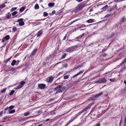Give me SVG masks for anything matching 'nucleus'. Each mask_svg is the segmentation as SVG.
<instances>
[{"instance_id": "38", "label": "nucleus", "mask_w": 126, "mask_h": 126, "mask_svg": "<svg viewBox=\"0 0 126 126\" xmlns=\"http://www.w3.org/2000/svg\"><path fill=\"white\" fill-rule=\"evenodd\" d=\"M85 26V25L84 24L80 25L79 26V28H80L82 27H84Z\"/></svg>"}, {"instance_id": "26", "label": "nucleus", "mask_w": 126, "mask_h": 126, "mask_svg": "<svg viewBox=\"0 0 126 126\" xmlns=\"http://www.w3.org/2000/svg\"><path fill=\"white\" fill-rule=\"evenodd\" d=\"M25 8L24 7H22L20 9V11L21 12H22L25 10Z\"/></svg>"}, {"instance_id": "20", "label": "nucleus", "mask_w": 126, "mask_h": 126, "mask_svg": "<svg viewBox=\"0 0 126 126\" xmlns=\"http://www.w3.org/2000/svg\"><path fill=\"white\" fill-rule=\"evenodd\" d=\"M5 7V5L4 4H2L0 5V8H3Z\"/></svg>"}, {"instance_id": "23", "label": "nucleus", "mask_w": 126, "mask_h": 126, "mask_svg": "<svg viewBox=\"0 0 126 126\" xmlns=\"http://www.w3.org/2000/svg\"><path fill=\"white\" fill-rule=\"evenodd\" d=\"M30 114V112L29 111H28L24 113V115L25 116L28 115Z\"/></svg>"}, {"instance_id": "27", "label": "nucleus", "mask_w": 126, "mask_h": 126, "mask_svg": "<svg viewBox=\"0 0 126 126\" xmlns=\"http://www.w3.org/2000/svg\"><path fill=\"white\" fill-rule=\"evenodd\" d=\"M16 9H17V8L16 7L13 8L10 11L11 12H12L13 11H14L16 10Z\"/></svg>"}, {"instance_id": "12", "label": "nucleus", "mask_w": 126, "mask_h": 126, "mask_svg": "<svg viewBox=\"0 0 126 126\" xmlns=\"http://www.w3.org/2000/svg\"><path fill=\"white\" fill-rule=\"evenodd\" d=\"M126 20V18H125V17L124 16L121 19L120 21V23H121V22H124Z\"/></svg>"}, {"instance_id": "6", "label": "nucleus", "mask_w": 126, "mask_h": 126, "mask_svg": "<svg viewBox=\"0 0 126 126\" xmlns=\"http://www.w3.org/2000/svg\"><path fill=\"white\" fill-rule=\"evenodd\" d=\"M10 37V36L9 35L6 36L2 38L1 42H5L6 40H8L9 39Z\"/></svg>"}, {"instance_id": "21", "label": "nucleus", "mask_w": 126, "mask_h": 126, "mask_svg": "<svg viewBox=\"0 0 126 126\" xmlns=\"http://www.w3.org/2000/svg\"><path fill=\"white\" fill-rule=\"evenodd\" d=\"M46 85L45 84H38V87H45Z\"/></svg>"}, {"instance_id": "4", "label": "nucleus", "mask_w": 126, "mask_h": 126, "mask_svg": "<svg viewBox=\"0 0 126 126\" xmlns=\"http://www.w3.org/2000/svg\"><path fill=\"white\" fill-rule=\"evenodd\" d=\"M53 79V78L52 76L49 77L46 79V81L47 82H51Z\"/></svg>"}, {"instance_id": "44", "label": "nucleus", "mask_w": 126, "mask_h": 126, "mask_svg": "<svg viewBox=\"0 0 126 126\" xmlns=\"http://www.w3.org/2000/svg\"><path fill=\"white\" fill-rule=\"evenodd\" d=\"M6 88L4 89L1 91V92L2 93H3L5 92V91H6Z\"/></svg>"}, {"instance_id": "8", "label": "nucleus", "mask_w": 126, "mask_h": 126, "mask_svg": "<svg viewBox=\"0 0 126 126\" xmlns=\"http://www.w3.org/2000/svg\"><path fill=\"white\" fill-rule=\"evenodd\" d=\"M90 108L89 107V106H87L86 107V108H85L80 113H78V114H77V115H77L76 116H78L79 114H80L81 113H82L83 111H86L88 109H89Z\"/></svg>"}, {"instance_id": "18", "label": "nucleus", "mask_w": 126, "mask_h": 126, "mask_svg": "<svg viewBox=\"0 0 126 126\" xmlns=\"http://www.w3.org/2000/svg\"><path fill=\"white\" fill-rule=\"evenodd\" d=\"M16 60H13L11 63V65L13 66L14 65L16 64Z\"/></svg>"}, {"instance_id": "45", "label": "nucleus", "mask_w": 126, "mask_h": 126, "mask_svg": "<svg viewBox=\"0 0 126 126\" xmlns=\"http://www.w3.org/2000/svg\"><path fill=\"white\" fill-rule=\"evenodd\" d=\"M14 106H11L9 107V108H10V110H11V109H12L13 108H14Z\"/></svg>"}, {"instance_id": "1", "label": "nucleus", "mask_w": 126, "mask_h": 126, "mask_svg": "<svg viewBox=\"0 0 126 126\" xmlns=\"http://www.w3.org/2000/svg\"><path fill=\"white\" fill-rule=\"evenodd\" d=\"M76 47V46H73L70 47L66 49L65 51L67 52L70 53L73 51L75 50Z\"/></svg>"}, {"instance_id": "47", "label": "nucleus", "mask_w": 126, "mask_h": 126, "mask_svg": "<svg viewBox=\"0 0 126 126\" xmlns=\"http://www.w3.org/2000/svg\"><path fill=\"white\" fill-rule=\"evenodd\" d=\"M85 33H83L82 35L80 36V38L83 37Z\"/></svg>"}, {"instance_id": "3", "label": "nucleus", "mask_w": 126, "mask_h": 126, "mask_svg": "<svg viewBox=\"0 0 126 126\" xmlns=\"http://www.w3.org/2000/svg\"><path fill=\"white\" fill-rule=\"evenodd\" d=\"M103 94L102 92H101L100 93L95 95V96H92L91 97V99L94 100H95L102 95Z\"/></svg>"}, {"instance_id": "24", "label": "nucleus", "mask_w": 126, "mask_h": 126, "mask_svg": "<svg viewBox=\"0 0 126 126\" xmlns=\"http://www.w3.org/2000/svg\"><path fill=\"white\" fill-rule=\"evenodd\" d=\"M25 83V82L24 81H21L20 82V84L23 86Z\"/></svg>"}, {"instance_id": "29", "label": "nucleus", "mask_w": 126, "mask_h": 126, "mask_svg": "<svg viewBox=\"0 0 126 126\" xmlns=\"http://www.w3.org/2000/svg\"><path fill=\"white\" fill-rule=\"evenodd\" d=\"M17 11H15L13 12L12 14V16H14L17 13Z\"/></svg>"}, {"instance_id": "2", "label": "nucleus", "mask_w": 126, "mask_h": 126, "mask_svg": "<svg viewBox=\"0 0 126 126\" xmlns=\"http://www.w3.org/2000/svg\"><path fill=\"white\" fill-rule=\"evenodd\" d=\"M106 80L104 78H102L99 79L98 80L95 82V83H100L105 82L106 81Z\"/></svg>"}, {"instance_id": "58", "label": "nucleus", "mask_w": 126, "mask_h": 126, "mask_svg": "<svg viewBox=\"0 0 126 126\" xmlns=\"http://www.w3.org/2000/svg\"><path fill=\"white\" fill-rule=\"evenodd\" d=\"M66 38V35H65V36L64 37V38H63V40H65Z\"/></svg>"}, {"instance_id": "39", "label": "nucleus", "mask_w": 126, "mask_h": 126, "mask_svg": "<svg viewBox=\"0 0 126 126\" xmlns=\"http://www.w3.org/2000/svg\"><path fill=\"white\" fill-rule=\"evenodd\" d=\"M69 77V76H65L64 77V79H68Z\"/></svg>"}, {"instance_id": "5", "label": "nucleus", "mask_w": 126, "mask_h": 126, "mask_svg": "<svg viewBox=\"0 0 126 126\" xmlns=\"http://www.w3.org/2000/svg\"><path fill=\"white\" fill-rule=\"evenodd\" d=\"M83 8L81 5H80L79 7H76L74 10V12L76 13L80 11L81 9Z\"/></svg>"}, {"instance_id": "13", "label": "nucleus", "mask_w": 126, "mask_h": 126, "mask_svg": "<svg viewBox=\"0 0 126 126\" xmlns=\"http://www.w3.org/2000/svg\"><path fill=\"white\" fill-rule=\"evenodd\" d=\"M83 72V71H80L78 73V74H76V75H75L73 77V78H74V77H75L76 76H78L81 74H82Z\"/></svg>"}, {"instance_id": "28", "label": "nucleus", "mask_w": 126, "mask_h": 126, "mask_svg": "<svg viewBox=\"0 0 126 126\" xmlns=\"http://www.w3.org/2000/svg\"><path fill=\"white\" fill-rule=\"evenodd\" d=\"M48 15V14L47 12H45L43 13V16H47Z\"/></svg>"}, {"instance_id": "50", "label": "nucleus", "mask_w": 126, "mask_h": 126, "mask_svg": "<svg viewBox=\"0 0 126 126\" xmlns=\"http://www.w3.org/2000/svg\"><path fill=\"white\" fill-rule=\"evenodd\" d=\"M59 87H56L55 88V90L56 91H57V90H58Z\"/></svg>"}, {"instance_id": "7", "label": "nucleus", "mask_w": 126, "mask_h": 126, "mask_svg": "<svg viewBox=\"0 0 126 126\" xmlns=\"http://www.w3.org/2000/svg\"><path fill=\"white\" fill-rule=\"evenodd\" d=\"M65 89V87H59L58 90H57V92H62L64 91Z\"/></svg>"}, {"instance_id": "33", "label": "nucleus", "mask_w": 126, "mask_h": 126, "mask_svg": "<svg viewBox=\"0 0 126 126\" xmlns=\"http://www.w3.org/2000/svg\"><path fill=\"white\" fill-rule=\"evenodd\" d=\"M23 18H20L18 19L17 21V22H20L21 21H23Z\"/></svg>"}, {"instance_id": "61", "label": "nucleus", "mask_w": 126, "mask_h": 126, "mask_svg": "<svg viewBox=\"0 0 126 126\" xmlns=\"http://www.w3.org/2000/svg\"><path fill=\"white\" fill-rule=\"evenodd\" d=\"M2 112H0V116L2 114Z\"/></svg>"}, {"instance_id": "31", "label": "nucleus", "mask_w": 126, "mask_h": 126, "mask_svg": "<svg viewBox=\"0 0 126 126\" xmlns=\"http://www.w3.org/2000/svg\"><path fill=\"white\" fill-rule=\"evenodd\" d=\"M126 61V59H124L123 62H122L120 64V65H121L123 64V63H125Z\"/></svg>"}, {"instance_id": "40", "label": "nucleus", "mask_w": 126, "mask_h": 126, "mask_svg": "<svg viewBox=\"0 0 126 126\" xmlns=\"http://www.w3.org/2000/svg\"><path fill=\"white\" fill-rule=\"evenodd\" d=\"M15 110H11L9 112V113H14L15 112Z\"/></svg>"}, {"instance_id": "14", "label": "nucleus", "mask_w": 126, "mask_h": 126, "mask_svg": "<svg viewBox=\"0 0 126 126\" xmlns=\"http://www.w3.org/2000/svg\"><path fill=\"white\" fill-rule=\"evenodd\" d=\"M110 81L112 82H114L117 80V79L115 78H114L112 79H109Z\"/></svg>"}, {"instance_id": "30", "label": "nucleus", "mask_w": 126, "mask_h": 126, "mask_svg": "<svg viewBox=\"0 0 126 126\" xmlns=\"http://www.w3.org/2000/svg\"><path fill=\"white\" fill-rule=\"evenodd\" d=\"M81 6L83 8L88 5L86 3H84L82 4Z\"/></svg>"}, {"instance_id": "54", "label": "nucleus", "mask_w": 126, "mask_h": 126, "mask_svg": "<svg viewBox=\"0 0 126 126\" xmlns=\"http://www.w3.org/2000/svg\"><path fill=\"white\" fill-rule=\"evenodd\" d=\"M55 114V113H54V112L53 111H51V114Z\"/></svg>"}, {"instance_id": "63", "label": "nucleus", "mask_w": 126, "mask_h": 126, "mask_svg": "<svg viewBox=\"0 0 126 126\" xmlns=\"http://www.w3.org/2000/svg\"><path fill=\"white\" fill-rule=\"evenodd\" d=\"M37 126H42V124H40L38 125Z\"/></svg>"}, {"instance_id": "19", "label": "nucleus", "mask_w": 126, "mask_h": 126, "mask_svg": "<svg viewBox=\"0 0 126 126\" xmlns=\"http://www.w3.org/2000/svg\"><path fill=\"white\" fill-rule=\"evenodd\" d=\"M54 3H50L48 4V6L49 7H52L54 5Z\"/></svg>"}, {"instance_id": "36", "label": "nucleus", "mask_w": 126, "mask_h": 126, "mask_svg": "<svg viewBox=\"0 0 126 126\" xmlns=\"http://www.w3.org/2000/svg\"><path fill=\"white\" fill-rule=\"evenodd\" d=\"M66 54H64L62 56V57H61L62 59H63L64 58H65V57H66Z\"/></svg>"}, {"instance_id": "52", "label": "nucleus", "mask_w": 126, "mask_h": 126, "mask_svg": "<svg viewBox=\"0 0 126 126\" xmlns=\"http://www.w3.org/2000/svg\"><path fill=\"white\" fill-rule=\"evenodd\" d=\"M9 108L8 107H7L6 108L4 109V110H7L9 109Z\"/></svg>"}, {"instance_id": "51", "label": "nucleus", "mask_w": 126, "mask_h": 126, "mask_svg": "<svg viewBox=\"0 0 126 126\" xmlns=\"http://www.w3.org/2000/svg\"><path fill=\"white\" fill-rule=\"evenodd\" d=\"M110 16V15H106L105 17H108V16Z\"/></svg>"}, {"instance_id": "37", "label": "nucleus", "mask_w": 126, "mask_h": 126, "mask_svg": "<svg viewBox=\"0 0 126 126\" xmlns=\"http://www.w3.org/2000/svg\"><path fill=\"white\" fill-rule=\"evenodd\" d=\"M13 31L14 32H16V27H14L13 29Z\"/></svg>"}, {"instance_id": "10", "label": "nucleus", "mask_w": 126, "mask_h": 126, "mask_svg": "<svg viewBox=\"0 0 126 126\" xmlns=\"http://www.w3.org/2000/svg\"><path fill=\"white\" fill-rule=\"evenodd\" d=\"M94 21V20L93 19H90L86 21V22L88 23H91Z\"/></svg>"}, {"instance_id": "15", "label": "nucleus", "mask_w": 126, "mask_h": 126, "mask_svg": "<svg viewBox=\"0 0 126 126\" xmlns=\"http://www.w3.org/2000/svg\"><path fill=\"white\" fill-rule=\"evenodd\" d=\"M108 7V5H106L104 7L102 8L101 9V10H103V11H105L107 8Z\"/></svg>"}, {"instance_id": "48", "label": "nucleus", "mask_w": 126, "mask_h": 126, "mask_svg": "<svg viewBox=\"0 0 126 126\" xmlns=\"http://www.w3.org/2000/svg\"><path fill=\"white\" fill-rule=\"evenodd\" d=\"M12 58V57H10V58H8V59H7L6 60V62H8V61H9V60H10Z\"/></svg>"}, {"instance_id": "57", "label": "nucleus", "mask_w": 126, "mask_h": 126, "mask_svg": "<svg viewBox=\"0 0 126 126\" xmlns=\"http://www.w3.org/2000/svg\"><path fill=\"white\" fill-rule=\"evenodd\" d=\"M55 13V11H53L52 12V13L53 14H54Z\"/></svg>"}, {"instance_id": "35", "label": "nucleus", "mask_w": 126, "mask_h": 126, "mask_svg": "<svg viewBox=\"0 0 126 126\" xmlns=\"http://www.w3.org/2000/svg\"><path fill=\"white\" fill-rule=\"evenodd\" d=\"M41 23V22H35V25H34V26H36L37 25H39Z\"/></svg>"}, {"instance_id": "11", "label": "nucleus", "mask_w": 126, "mask_h": 126, "mask_svg": "<svg viewBox=\"0 0 126 126\" xmlns=\"http://www.w3.org/2000/svg\"><path fill=\"white\" fill-rule=\"evenodd\" d=\"M43 33V32L42 31H39L36 34L37 37H39Z\"/></svg>"}, {"instance_id": "25", "label": "nucleus", "mask_w": 126, "mask_h": 126, "mask_svg": "<svg viewBox=\"0 0 126 126\" xmlns=\"http://www.w3.org/2000/svg\"><path fill=\"white\" fill-rule=\"evenodd\" d=\"M39 8V7L38 5L37 4H36L35 6V9H38Z\"/></svg>"}, {"instance_id": "59", "label": "nucleus", "mask_w": 126, "mask_h": 126, "mask_svg": "<svg viewBox=\"0 0 126 126\" xmlns=\"http://www.w3.org/2000/svg\"><path fill=\"white\" fill-rule=\"evenodd\" d=\"M77 20H77V19H76V20H75L74 21H73V22H72L71 23H73L74 22H75L76 21H77Z\"/></svg>"}, {"instance_id": "60", "label": "nucleus", "mask_w": 126, "mask_h": 126, "mask_svg": "<svg viewBox=\"0 0 126 126\" xmlns=\"http://www.w3.org/2000/svg\"><path fill=\"white\" fill-rule=\"evenodd\" d=\"M77 39H79V38H80V36H79L78 37H77Z\"/></svg>"}, {"instance_id": "32", "label": "nucleus", "mask_w": 126, "mask_h": 126, "mask_svg": "<svg viewBox=\"0 0 126 126\" xmlns=\"http://www.w3.org/2000/svg\"><path fill=\"white\" fill-rule=\"evenodd\" d=\"M82 65L81 64H79L76 67L75 69H76L77 68H78L79 67H81L82 66Z\"/></svg>"}, {"instance_id": "9", "label": "nucleus", "mask_w": 126, "mask_h": 126, "mask_svg": "<svg viewBox=\"0 0 126 126\" xmlns=\"http://www.w3.org/2000/svg\"><path fill=\"white\" fill-rule=\"evenodd\" d=\"M37 50V48H36L35 49H34L33 52H32V53H31V55L30 56H32L33 55L35 54V52H36Z\"/></svg>"}, {"instance_id": "56", "label": "nucleus", "mask_w": 126, "mask_h": 126, "mask_svg": "<svg viewBox=\"0 0 126 126\" xmlns=\"http://www.w3.org/2000/svg\"><path fill=\"white\" fill-rule=\"evenodd\" d=\"M83 0H76L77 1L79 2H80L82 1Z\"/></svg>"}, {"instance_id": "16", "label": "nucleus", "mask_w": 126, "mask_h": 126, "mask_svg": "<svg viewBox=\"0 0 126 126\" xmlns=\"http://www.w3.org/2000/svg\"><path fill=\"white\" fill-rule=\"evenodd\" d=\"M6 15H7V16H6V17L7 19H9V18H10L11 17V14H10V13H8Z\"/></svg>"}, {"instance_id": "55", "label": "nucleus", "mask_w": 126, "mask_h": 126, "mask_svg": "<svg viewBox=\"0 0 126 126\" xmlns=\"http://www.w3.org/2000/svg\"><path fill=\"white\" fill-rule=\"evenodd\" d=\"M45 87H39V88L40 89H44Z\"/></svg>"}, {"instance_id": "22", "label": "nucleus", "mask_w": 126, "mask_h": 126, "mask_svg": "<svg viewBox=\"0 0 126 126\" xmlns=\"http://www.w3.org/2000/svg\"><path fill=\"white\" fill-rule=\"evenodd\" d=\"M19 25L20 26H23L24 24V23L23 21L20 22L19 23Z\"/></svg>"}, {"instance_id": "43", "label": "nucleus", "mask_w": 126, "mask_h": 126, "mask_svg": "<svg viewBox=\"0 0 126 126\" xmlns=\"http://www.w3.org/2000/svg\"><path fill=\"white\" fill-rule=\"evenodd\" d=\"M20 61L19 60H18L17 61H16V65H17L19 63Z\"/></svg>"}, {"instance_id": "17", "label": "nucleus", "mask_w": 126, "mask_h": 126, "mask_svg": "<svg viewBox=\"0 0 126 126\" xmlns=\"http://www.w3.org/2000/svg\"><path fill=\"white\" fill-rule=\"evenodd\" d=\"M126 68L125 65H124V66L123 67H122L120 71V73L122 72H123V71Z\"/></svg>"}, {"instance_id": "53", "label": "nucleus", "mask_w": 126, "mask_h": 126, "mask_svg": "<svg viewBox=\"0 0 126 126\" xmlns=\"http://www.w3.org/2000/svg\"><path fill=\"white\" fill-rule=\"evenodd\" d=\"M100 125V124L99 123H97L96 124L95 126H99Z\"/></svg>"}, {"instance_id": "41", "label": "nucleus", "mask_w": 126, "mask_h": 126, "mask_svg": "<svg viewBox=\"0 0 126 126\" xmlns=\"http://www.w3.org/2000/svg\"><path fill=\"white\" fill-rule=\"evenodd\" d=\"M109 74L108 75V77L109 78H110V77H111L112 78V77H111V73H109Z\"/></svg>"}, {"instance_id": "46", "label": "nucleus", "mask_w": 126, "mask_h": 126, "mask_svg": "<svg viewBox=\"0 0 126 126\" xmlns=\"http://www.w3.org/2000/svg\"><path fill=\"white\" fill-rule=\"evenodd\" d=\"M93 104V103H90L87 106H89V107L90 108V106Z\"/></svg>"}, {"instance_id": "34", "label": "nucleus", "mask_w": 126, "mask_h": 126, "mask_svg": "<svg viewBox=\"0 0 126 126\" xmlns=\"http://www.w3.org/2000/svg\"><path fill=\"white\" fill-rule=\"evenodd\" d=\"M14 92L15 91L14 90H12L11 92L9 94V95H13Z\"/></svg>"}, {"instance_id": "49", "label": "nucleus", "mask_w": 126, "mask_h": 126, "mask_svg": "<svg viewBox=\"0 0 126 126\" xmlns=\"http://www.w3.org/2000/svg\"><path fill=\"white\" fill-rule=\"evenodd\" d=\"M74 119H71L68 122V124L70 123V122H72Z\"/></svg>"}, {"instance_id": "42", "label": "nucleus", "mask_w": 126, "mask_h": 126, "mask_svg": "<svg viewBox=\"0 0 126 126\" xmlns=\"http://www.w3.org/2000/svg\"><path fill=\"white\" fill-rule=\"evenodd\" d=\"M63 66L64 67L66 68L67 66V64L65 63L63 65Z\"/></svg>"}, {"instance_id": "62", "label": "nucleus", "mask_w": 126, "mask_h": 126, "mask_svg": "<svg viewBox=\"0 0 126 126\" xmlns=\"http://www.w3.org/2000/svg\"><path fill=\"white\" fill-rule=\"evenodd\" d=\"M124 83L126 85V80L124 81Z\"/></svg>"}, {"instance_id": "64", "label": "nucleus", "mask_w": 126, "mask_h": 126, "mask_svg": "<svg viewBox=\"0 0 126 126\" xmlns=\"http://www.w3.org/2000/svg\"><path fill=\"white\" fill-rule=\"evenodd\" d=\"M92 10H92V9H90V10L89 11H90V12H91L92 11Z\"/></svg>"}]
</instances>
